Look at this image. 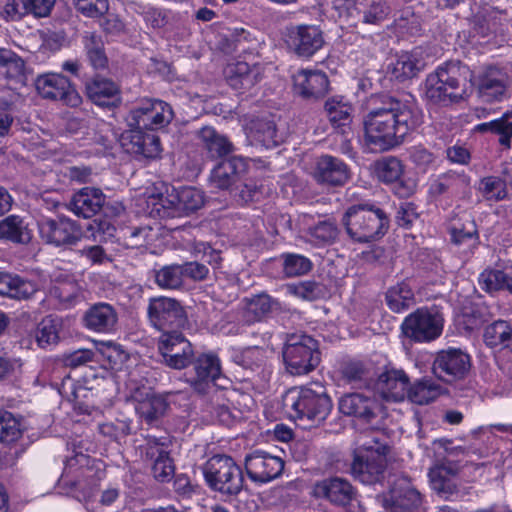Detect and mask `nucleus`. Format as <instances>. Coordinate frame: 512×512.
Listing matches in <instances>:
<instances>
[{
	"label": "nucleus",
	"mask_w": 512,
	"mask_h": 512,
	"mask_svg": "<svg viewBox=\"0 0 512 512\" xmlns=\"http://www.w3.org/2000/svg\"><path fill=\"white\" fill-rule=\"evenodd\" d=\"M471 367V357L459 348H448L437 353L433 373L442 381L451 383L463 379Z\"/></svg>",
	"instance_id": "obj_16"
},
{
	"label": "nucleus",
	"mask_w": 512,
	"mask_h": 512,
	"mask_svg": "<svg viewBox=\"0 0 512 512\" xmlns=\"http://www.w3.org/2000/svg\"><path fill=\"white\" fill-rule=\"evenodd\" d=\"M157 350L162 357V362L175 370L189 367L196 352L182 331L160 334L157 340Z\"/></svg>",
	"instance_id": "obj_14"
},
{
	"label": "nucleus",
	"mask_w": 512,
	"mask_h": 512,
	"mask_svg": "<svg viewBox=\"0 0 512 512\" xmlns=\"http://www.w3.org/2000/svg\"><path fill=\"white\" fill-rule=\"evenodd\" d=\"M248 137L254 146L266 150L274 149L284 142L275 121L268 117H258L250 123Z\"/></svg>",
	"instance_id": "obj_32"
},
{
	"label": "nucleus",
	"mask_w": 512,
	"mask_h": 512,
	"mask_svg": "<svg viewBox=\"0 0 512 512\" xmlns=\"http://www.w3.org/2000/svg\"><path fill=\"white\" fill-rule=\"evenodd\" d=\"M466 78L460 73V67L453 63L439 66L429 74L425 81L427 100L438 106H448L463 99Z\"/></svg>",
	"instance_id": "obj_4"
},
{
	"label": "nucleus",
	"mask_w": 512,
	"mask_h": 512,
	"mask_svg": "<svg viewBox=\"0 0 512 512\" xmlns=\"http://www.w3.org/2000/svg\"><path fill=\"white\" fill-rule=\"evenodd\" d=\"M105 203V195L98 188L84 187L75 193L70 202V210L85 219L95 216Z\"/></svg>",
	"instance_id": "obj_36"
},
{
	"label": "nucleus",
	"mask_w": 512,
	"mask_h": 512,
	"mask_svg": "<svg viewBox=\"0 0 512 512\" xmlns=\"http://www.w3.org/2000/svg\"><path fill=\"white\" fill-rule=\"evenodd\" d=\"M182 273L180 264L166 265L155 271V282L163 289H177L183 285Z\"/></svg>",
	"instance_id": "obj_52"
},
{
	"label": "nucleus",
	"mask_w": 512,
	"mask_h": 512,
	"mask_svg": "<svg viewBox=\"0 0 512 512\" xmlns=\"http://www.w3.org/2000/svg\"><path fill=\"white\" fill-rule=\"evenodd\" d=\"M147 455L153 460L151 467L154 478L159 482H168L175 472L174 461L170 452L163 445L150 446Z\"/></svg>",
	"instance_id": "obj_40"
},
{
	"label": "nucleus",
	"mask_w": 512,
	"mask_h": 512,
	"mask_svg": "<svg viewBox=\"0 0 512 512\" xmlns=\"http://www.w3.org/2000/svg\"><path fill=\"white\" fill-rule=\"evenodd\" d=\"M324 111L333 129L342 135L351 130L354 108L343 96H332L325 101Z\"/></svg>",
	"instance_id": "obj_34"
},
{
	"label": "nucleus",
	"mask_w": 512,
	"mask_h": 512,
	"mask_svg": "<svg viewBox=\"0 0 512 512\" xmlns=\"http://www.w3.org/2000/svg\"><path fill=\"white\" fill-rule=\"evenodd\" d=\"M376 173L382 183L391 186L404 174V165L401 160L391 156L377 163Z\"/></svg>",
	"instance_id": "obj_49"
},
{
	"label": "nucleus",
	"mask_w": 512,
	"mask_h": 512,
	"mask_svg": "<svg viewBox=\"0 0 512 512\" xmlns=\"http://www.w3.org/2000/svg\"><path fill=\"white\" fill-rule=\"evenodd\" d=\"M479 189L487 200L500 201L507 196L506 182L498 176L482 178Z\"/></svg>",
	"instance_id": "obj_55"
},
{
	"label": "nucleus",
	"mask_w": 512,
	"mask_h": 512,
	"mask_svg": "<svg viewBox=\"0 0 512 512\" xmlns=\"http://www.w3.org/2000/svg\"><path fill=\"white\" fill-rule=\"evenodd\" d=\"M293 92L303 99H319L329 89L325 72L317 69H300L292 75Z\"/></svg>",
	"instance_id": "obj_24"
},
{
	"label": "nucleus",
	"mask_w": 512,
	"mask_h": 512,
	"mask_svg": "<svg viewBox=\"0 0 512 512\" xmlns=\"http://www.w3.org/2000/svg\"><path fill=\"white\" fill-rule=\"evenodd\" d=\"M471 178L464 171L449 170L431 180L428 186V195L433 200L440 197L450 199L461 197L470 187Z\"/></svg>",
	"instance_id": "obj_25"
},
{
	"label": "nucleus",
	"mask_w": 512,
	"mask_h": 512,
	"mask_svg": "<svg viewBox=\"0 0 512 512\" xmlns=\"http://www.w3.org/2000/svg\"><path fill=\"white\" fill-rule=\"evenodd\" d=\"M24 427L22 420L10 411L0 409V443L11 447L22 438Z\"/></svg>",
	"instance_id": "obj_45"
},
{
	"label": "nucleus",
	"mask_w": 512,
	"mask_h": 512,
	"mask_svg": "<svg viewBox=\"0 0 512 512\" xmlns=\"http://www.w3.org/2000/svg\"><path fill=\"white\" fill-rule=\"evenodd\" d=\"M437 396L436 387L430 380H420L408 386L406 397L415 404L426 405L432 402Z\"/></svg>",
	"instance_id": "obj_51"
},
{
	"label": "nucleus",
	"mask_w": 512,
	"mask_h": 512,
	"mask_svg": "<svg viewBox=\"0 0 512 512\" xmlns=\"http://www.w3.org/2000/svg\"><path fill=\"white\" fill-rule=\"evenodd\" d=\"M339 411L363 424H370L379 415L381 405L374 396L363 393L344 394L338 402Z\"/></svg>",
	"instance_id": "obj_21"
},
{
	"label": "nucleus",
	"mask_w": 512,
	"mask_h": 512,
	"mask_svg": "<svg viewBox=\"0 0 512 512\" xmlns=\"http://www.w3.org/2000/svg\"><path fill=\"white\" fill-rule=\"evenodd\" d=\"M24 61L10 49H0V81L9 85L12 81L20 82L24 76Z\"/></svg>",
	"instance_id": "obj_44"
},
{
	"label": "nucleus",
	"mask_w": 512,
	"mask_h": 512,
	"mask_svg": "<svg viewBox=\"0 0 512 512\" xmlns=\"http://www.w3.org/2000/svg\"><path fill=\"white\" fill-rule=\"evenodd\" d=\"M423 123V112L415 101L381 93L373 95L363 117L364 142L371 150L389 151Z\"/></svg>",
	"instance_id": "obj_1"
},
{
	"label": "nucleus",
	"mask_w": 512,
	"mask_h": 512,
	"mask_svg": "<svg viewBox=\"0 0 512 512\" xmlns=\"http://www.w3.org/2000/svg\"><path fill=\"white\" fill-rule=\"evenodd\" d=\"M78 11L90 18H99L108 12V0H78Z\"/></svg>",
	"instance_id": "obj_62"
},
{
	"label": "nucleus",
	"mask_w": 512,
	"mask_h": 512,
	"mask_svg": "<svg viewBox=\"0 0 512 512\" xmlns=\"http://www.w3.org/2000/svg\"><path fill=\"white\" fill-rule=\"evenodd\" d=\"M39 285L36 281L26 279L18 274L0 272V295L15 300H29L38 291Z\"/></svg>",
	"instance_id": "obj_35"
},
{
	"label": "nucleus",
	"mask_w": 512,
	"mask_h": 512,
	"mask_svg": "<svg viewBox=\"0 0 512 512\" xmlns=\"http://www.w3.org/2000/svg\"><path fill=\"white\" fill-rule=\"evenodd\" d=\"M181 271L183 272V281L189 279L195 282L205 280L209 274V268L198 261H188L180 264Z\"/></svg>",
	"instance_id": "obj_64"
},
{
	"label": "nucleus",
	"mask_w": 512,
	"mask_h": 512,
	"mask_svg": "<svg viewBox=\"0 0 512 512\" xmlns=\"http://www.w3.org/2000/svg\"><path fill=\"white\" fill-rule=\"evenodd\" d=\"M49 294L57 299L59 303L65 305L74 304L77 298L76 286L70 282H62L51 286Z\"/></svg>",
	"instance_id": "obj_61"
},
{
	"label": "nucleus",
	"mask_w": 512,
	"mask_h": 512,
	"mask_svg": "<svg viewBox=\"0 0 512 512\" xmlns=\"http://www.w3.org/2000/svg\"><path fill=\"white\" fill-rule=\"evenodd\" d=\"M410 161L420 170L426 172L435 162V155L423 145H415L409 149Z\"/></svg>",
	"instance_id": "obj_59"
},
{
	"label": "nucleus",
	"mask_w": 512,
	"mask_h": 512,
	"mask_svg": "<svg viewBox=\"0 0 512 512\" xmlns=\"http://www.w3.org/2000/svg\"><path fill=\"white\" fill-rule=\"evenodd\" d=\"M390 13V6L386 1H374L363 13V22L366 24H378Z\"/></svg>",
	"instance_id": "obj_63"
},
{
	"label": "nucleus",
	"mask_w": 512,
	"mask_h": 512,
	"mask_svg": "<svg viewBox=\"0 0 512 512\" xmlns=\"http://www.w3.org/2000/svg\"><path fill=\"white\" fill-rule=\"evenodd\" d=\"M0 239L16 244H28L32 239V231L19 215H9L0 220Z\"/></svg>",
	"instance_id": "obj_41"
},
{
	"label": "nucleus",
	"mask_w": 512,
	"mask_h": 512,
	"mask_svg": "<svg viewBox=\"0 0 512 512\" xmlns=\"http://www.w3.org/2000/svg\"><path fill=\"white\" fill-rule=\"evenodd\" d=\"M148 319L152 327L164 334L180 331L185 326L187 315L177 300L161 296L150 299Z\"/></svg>",
	"instance_id": "obj_13"
},
{
	"label": "nucleus",
	"mask_w": 512,
	"mask_h": 512,
	"mask_svg": "<svg viewBox=\"0 0 512 512\" xmlns=\"http://www.w3.org/2000/svg\"><path fill=\"white\" fill-rule=\"evenodd\" d=\"M508 74L501 68L488 66L474 79L477 95L482 102H501L507 92Z\"/></svg>",
	"instance_id": "obj_18"
},
{
	"label": "nucleus",
	"mask_w": 512,
	"mask_h": 512,
	"mask_svg": "<svg viewBox=\"0 0 512 512\" xmlns=\"http://www.w3.org/2000/svg\"><path fill=\"white\" fill-rule=\"evenodd\" d=\"M243 320L251 325L266 320L273 311L281 309L278 299L266 292L251 295L243 299Z\"/></svg>",
	"instance_id": "obj_31"
},
{
	"label": "nucleus",
	"mask_w": 512,
	"mask_h": 512,
	"mask_svg": "<svg viewBox=\"0 0 512 512\" xmlns=\"http://www.w3.org/2000/svg\"><path fill=\"white\" fill-rule=\"evenodd\" d=\"M37 229L42 242L55 248L70 249L83 236L80 224L66 216H42L37 220Z\"/></svg>",
	"instance_id": "obj_10"
},
{
	"label": "nucleus",
	"mask_w": 512,
	"mask_h": 512,
	"mask_svg": "<svg viewBox=\"0 0 512 512\" xmlns=\"http://www.w3.org/2000/svg\"><path fill=\"white\" fill-rule=\"evenodd\" d=\"M121 145L136 160H155L161 156L160 137L153 132L130 128L121 135Z\"/></svg>",
	"instance_id": "obj_17"
},
{
	"label": "nucleus",
	"mask_w": 512,
	"mask_h": 512,
	"mask_svg": "<svg viewBox=\"0 0 512 512\" xmlns=\"http://www.w3.org/2000/svg\"><path fill=\"white\" fill-rule=\"evenodd\" d=\"M478 283L486 293L506 291L512 295V274L503 269L485 268L478 276Z\"/></svg>",
	"instance_id": "obj_39"
},
{
	"label": "nucleus",
	"mask_w": 512,
	"mask_h": 512,
	"mask_svg": "<svg viewBox=\"0 0 512 512\" xmlns=\"http://www.w3.org/2000/svg\"><path fill=\"white\" fill-rule=\"evenodd\" d=\"M385 298L388 308L395 313H402L414 304V293L404 282L390 287Z\"/></svg>",
	"instance_id": "obj_46"
},
{
	"label": "nucleus",
	"mask_w": 512,
	"mask_h": 512,
	"mask_svg": "<svg viewBox=\"0 0 512 512\" xmlns=\"http://www.w3.org/2000/svg\"><path fill=\"white\" fill-rule=\"evenodd\" d=\"M376 446H362L354 451L351 474L355 480L367 485L380 482L387 468V445L375 442Z\"/></svg>",
	"instance_id": "obj_9"
},
{
	"label": "nucleus",
	"mask_w": 512,
	"mask_h": 512,
	"mask_svg": "<svg viewBox=\"0 0 512 512\" xmlns=\"http://www.w3.org/2000/svg\"><path fill=\"white\" fill-rule=\"evenodd\" d=\"M312 175L318 184L341 187L349 181L350 169L342 159L322 154L315 160Z\"/></svg>",
	"instance_id": "obj_23"
},
{
	"label": "nucleus",
	"mask_w": 512,
	"mask_h": 512,
	"mask_svg": "<svg viewBox=\"0 0 512 512\" xmlns=\"http://www.w3.org/2000/svg\"><path fill=\"white\" fill-rule=\"evenodd\" d=\"M232 361L244 369L257 373L261 379L266 380L272 374V365L266 349L259 346L234 348L231 352Z\"/></svg>",
	"instance_id": "obj_28"
},
{
	"label": "nucleus",
	"mask_w": 512,
	"mask_h": 512,
	"mask_svg": "<svg viewBox=\"0 0 512 512\" xmlns=\"http://www.w3.org/2000/svg\"><path fill=\"white\" fill-rule=\"evenodd\" d=\"M419 59L412 52L401 53L393 64L392 76L403 82L415 77L419 71Z\"/></svg>",
	"instance_id": "obj_48"
},
{
	"label": "nucleus",
	"mask_w": 512,
	"mask_h": 512,
	"mask_svg": "<svg viewBox=\"0 0 512 512\" xmlns=\"http://www.w3.org/2000/svg\"><path fill=\"white\" fill-rule=\"evenodd\" d=\"M459 468L452 462H441L429 470L431 488L441 497L448 499L458 492Z\"/></svg>",
	"instance_id": "obj_33"
},
{
	"label": "nucleus",
	"mask_w": 512,
	"mask_h": 512,
	"mask_svg": "<svg viewBox=\"0 0 512 512\" xmlns=\"http://www.w3.org/2000/svg\"><path fill=\"white\" fill-rule=\"evenodd\" d=\"M512 112H505L501 117L493 119L492 134L499 136L498 142L504 150L512 145Z\"/></svg>",
	"instance_id": "obj_57"
},
{
	"label": "nucleus",
	"mask_w": 512,
	"mask_h": 512,
	"mask_svg": "<svg viewBox=\"0 0 512 512\" xmlns=\"http://www.w3.org/2000/svg\"><path fill=\"white\" fill-rule=\"evenodd\" d=\"M171 106L159 99H144L134 107L127 117L130 128L156 133L173 119Z\"/></svg>",
	"instance_id": "obj_12"
},
{
	"label": "nucleus",
	"mask_w": 512,
	"mask_h": 512,
	"mask_svg": "<svg viewBox=\"0 0 512 512\" xmlns=\"http://www.w3.org/2000/svg\"><path fill=\"white\" fill-rule=\"evenodd\" d=\"M317 490L332 504L341 507L350 505L356 494L350 482L338 477L324 480L317 485Z\"/></svg>",
	"instance_id": "obj_37"
},
{
	"label": "nucleus",
	"mask_w": 512,
	"mask_h": 512,
	"mask_svg": "<svg viewBox=\"0 0 512 512\" xmlns=\"http://www.w3.org/2000/svg\"><path fill=\"white\" fill-rule=\"evenodd\" d=\"M198 138L213 158H223L233 150L229 139L217 132L212 126H204L197 132Z\"/></svg>",
	"instance_id": "obj_42"
},
{
	"label": "nucleus",
	"mask_w": 512,
	"mask_h": 512,
	"mask_svg": "<svg viewBox=\"0 0 512 512\" xmlns=\"http://www.w3.org/2000/svg\"><path fill=\"white\" fill-rule=\"evenodd\" d=\"M283 360L291 374H308L321 361L318 341L307 334L292 335L284 346Z\"/></svg>",
	"instance_id": "obj_8"
},
{
	"label": "nucleus",
	"mask_w": 512,
	"mask_h": 512,
	"mask_svg": "<svg viewBox=\"0 0 512 512\" xmlns=\"http://www.w3.org/2000/svg\"><path fill=\"white\" fill-rule=\"evenodd\" d=\"M62 319L58 316L47 315L38 324L36 330V341L40 348L51 349L60 341Z\"/></svg>",
	"instance_id": "obj_43"
},
{
	"label": "nucleus",
	"mask_w": 512,
	"mask_h": 512,
	"mask_svg": "<svg viewBox=\"0 0 512 512\" xmlns=\"http://www.w3.org/2000/svg\"><path fill=\"white\" fill-rule=\"evenodd\" d=\"M417 208L413 202L401 203L395 216L396 224L403 229H410L419 218Z\"/></svg>",
	"instance_id": "obj_60"
},
{
	"label": "nucleus",
	"mask_w": 512,
	"mask_h": 512,
	"mask_svg": "<svg viewBox=\"0 0 512 512\" xmlns=\"http://www.w3.org/2000/svg\"><path fill=\"white\" fill-rule=\"evenodd\" d=\"M168 407L169 404L164 397L153 395L141 404V416L147 424L153 425L164 416Z\"/></svg>",
	"instance_id": "obj_50"
},
{
	"label": "nucleus",
	"mask_w": 512,
	"mask_h": 512,
	"mask_svg": "<svg viewBox=\"0 0 512 512\" xmlns=\"http://www.w3.org/2000/svg\"><path fill=\"white\" fill-rule=\"evenodd\" d=\"M87 98L103 110H114L122 104L120 86L112 79L95 75L85 83Z\"/></svg>",
	"instance_id": "obj_20"
},
{
	"label": "nucleus",
	"mask_w": 512,
	"mask_h": 512,
	"mask_svg": "<svg viewBox=\"0 0 512 512\" xmlns=\"http://www.w3.org/2000/svg\"><path fill=\"white\" fill-rule=\"evenodd\" d=\"M281 457L255 450L245 457V469L253 482L267 483L279 477L284 469Z\"/></svg>",
	"instance_id": "obj_19"
},
{
	"label": "nucleus",
	"mask_w": 512,
	"mask_h": 512,
	"mask_svg": "<svg viewBox=\"0 0 512 512\" xmlns=\"http://www.w3.org/2000/svg\"><path fill=\"white\" fill-rule=\"evenodd\" d=\"M311 241L317 246H326L334 242L338 236V228L329 221H321L310 228Z\"/></svg>",
	"instance_id": "obj_56"
},
{
	"label": "nucleus",
	"mask_w": 512,
	"mask_h": 512,
	"mask_svg": "<svg viewBox=\"0 0 512 512\" xmlns=\"http://www.w3.org/2000/svg\"><path fill=\"white\" fill-rule=\"evenodd\" d=\"M202 472L207 486L224 496H236L243 488L242 469L229 455H213L204 463Z\"/></svg>",
	"instance_id": "obj_6"
},
{
	"label": "nucleus",
	"mask_w": 512,
	"mask_h": 512,
	"mask_svg": "<svg viewBox=\"0 0 512 512\" xmlns=\"http://www.w3.org/2000/svg\"><path fill=\"white\" fill-rule=\"evenodd\" d=\"M342 224L355 242L368 243L382 238L389 229L386 212L372 202L352 204L347 207Z\"/></svg>",
	"instance_id": "obj_3"
},
{
	"label": "nucleus",
	"mask_w": 512,
	"mask_h": 512,
	"mask_svg": "<svg viewBox=\"0 0 512 512\" xmlns=\"http://www.w3.org/2000/svg\"><path fill=\"white\" fill-rule=\"evenodd\" d=\"M386 504L391 512H413L421 506L422 495L408 479L402 478L390 489Z\"/></svg>",
	"instance_id": "obj_27"
},
{
	"label": "nucleus",
	"mask_w": 512,
	"mask_h": 512,
	"mask_svg": "<svg viewBox=\"0 0 512 512\" xmlns=\"http://www.w3.org/2000/svg\"><path fill=\"white\" fill-rule=\"evenodd\" d=\"M193 253L196 258L208 263L213 269H219L222 263L221 250L215 249L208 242H195Z\"/></svg>",
	"instance_id": "obj_58"
},
{
	"label": "nucleus",
	"mask_w": 512,
	"mask_h": 512,
	"mask_svg": "<svg viewBox=\"0 0 512 512\" xmlns=\"http://www.w3.org/2000/svg\"><path fill=\"white\" fill-rule=\"evenodd\" d=\"M282 259V271L288 278L298 277L308 274L312 268V261L301 254L284 252L280 255Z\"/></svg>",
	"instance_id": "obj_47"
},
{
	"label": "nucleus",
	"mask_w": 512,
	"mask_h": 512,
	"mask_svg": "<svg viewBox=\"0 0 512 512\" xmlns=\"http://www.w3.org/2000/svg\"><path fill=\"white\" fill-rule=\"evenodd\" d=\"M485 321L483 307L473 303L463 308L459 318V324L469 333L480 329Z\"/></svg>",
	"instance_id": "obj_54"
},
{
	"label": "nucleus",
	"mask_w": 512,
	"mask_h": 512,
	"mask_svg": "<svg viewBox=\"0 0 512 512\" xmlns=\"http://www.w3.org/2000/svg\"><path fill=\"white\" fill-rule=\"evenodd\" d=\"M404 335L414 342L425 343L437 339L443 331V320L427 309H417L401 325Z\"/></svg>",
	"instance_id": "obj_15"
},
{
	"label": "nucleus",
	"mask_w": 512,
	"mask_h": 512,
	"mask_svg": "<svg viewBox=\"0 0 512 512\" xmlns=\"http://www.w3.org/2000/svg\"><path fill=\"white\" fill-rule=\"evenodd\" d=\"M34 86L42 99L70 108H77L82 104V97L75 83L62 73H41L37 75Z\"/></svg>",
	"instance_id": "obj_11"
},
{
	"label": "nucleus",
	"mask_w": 512,
	"mask_h": 512,
	"mask_svg": "<svg viewBox=\"0 0 512 512\" xmlns=\"http://www.w3.org/2000/svg\"><path fill=\"white\" fill-rule=\"evenodd\" d=\"M247 172V158L241 156L223 157L213 168L211 180L219 189H229L235 186L239 191V196L245 202L258 200L261 186L252 180H246Z\"/></svg>",
	"instance_id": "obj_5"
},
{
	"label": "nucleus",
	"mask_w": 512,
	"mask_h": 512,
	"mask_svg": "<svg viewBox=\"0 0 512 512\" xmlns=\"http://www.w3.org/2000/svg\"><path fill=\"white\" fill-rule=\"evenodd\" d=\"M83 326L96 333H110L115 329L118 315L115 308L105 302L95 303L83 315Z\"/></svg>",
	"instance_id": "obj_30"
},
{
	"label": "nucleus",
	"mask_w": 512,
	"mask_h": 512,
	"mask_svg": "<svg viewBox=\"0 0 512 512\" xmlns=\"http://www.w3.org/2000/svg\"><path fill=\"white\" fill-rule=\"evenodd\" d=\"M190 366L194 371L191 383L196 390H203L210 383L218 385L216 382L222 377V367L221 360L216 352L196 351Z\"/></svg>",
	"instance_id": "obj_26"
},
{
	"label": "nucleus",
	"mask_w": 512,
	"mask_h": 512,
	"mask_svg": "<svg viewBox=\"0 0 512 512\" xmlns=\"http://www.w3.org/2000/svg\"><path fill=\"white\" fill-rule=\"evenodd\" d=\"M85 60L94 71L108 69L109 59L102 36L96 32H85L82 36Z\"/></svg>",
	"instance_id": "obj_38"
},
{
	"label": "nucleus",
	"mask_w": 512,
	"mask_h": 512,
	"mask_svg": "<svg viewBox=\"0 0 512 512\" xmlns=\"http://www.w3.org/2000/svg\"><path fill=\"white\" fill-rule=\"evenodd\" d=\"M282 405L291 418L317 424L326 420L333 407L327 388L320 381L288 389L282 397Z\"/></svg>",
	"instance_id": "obj_2"
},
{
	"label": "nucleus",
	"mask_w": 512,
	"mask_h": 512,
	"mask_svg": "<svg viewBox=\"0 0 512 512\" xmlns=\"http://www.w3.org/2000/svg\"><path fill=\"white\" fill-rule=\"evenodd\" d=\"M146 204L151 217L174 218L179 212L190 214L200 209L204 204V195L194 187H182L176 191L172 200L163 194H152Z\"/></svg>",
	"instance_id": "obj_7"
},
{
	"label": "nucleus",
	"mask_w": 512,
	"mask_h": 512,
	"mask_svg": "<svg viewBox=\"0 0 512 512\" xmlns=\"http://www.w3.org/2000/svg\"><path fill=\"white\" fill-rule=\"evenodd\" d=\"M287 46L301 58H310L324 44L322 32L313 25H298L287 29Z\"/></svg>",
	"instance_id": "obj_22"
},
{
	"label": "nucleus",
	"mask_w": 512,
	"mask_h": 512,
	"mask_svg": "<svg viewBox=\"0 0 512 512\" xmlns=\"http://www.w3.org/2000/svg\"><path fill=\"white\" fill-rule=\"evenodd\" d=\"M409 378L402 370L385 368L376 380L375 387L387 401L400 402L406 398Z\"/></svg>",
	"instance_id": "obj_29"
},
{
	"label": "nucleus",
	"mask_w": 512,
	"mask_h": 512,
	"mask_svg": "<svg viewBox=\"0 0 512 512\" xmlns=\"http://www.w3.org/2000/svg\"><path fill=\"white\" fill-rule=\"evenodd\" d=\"M512 326L505 320H497L489 324L484 330V342L488 347H501L508 336H510Z\"/></svg>",
	"instance_id": "obj_53"
}]
</instances>
